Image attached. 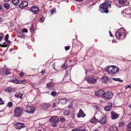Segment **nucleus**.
<instances>
[{
    "instance_id": "nucleus-17",
    "label": "nucleus",
    "mask_w": 131,
    "mask_h": 131,
    "mask_svg": "<svg viewBox=\"0 0 131 131\" xmlns=\"http://www.w3.org/2000/svg\"><path fill=\"white\" fill-rule=\"evenodd\" d=\"M112 68H113V66H109L108 67L105 69V71L108 73H112Z\"/></svg>"
},
{
    "instance_id": "nucleus-64",
    "label": "nucleus",
    "mask_w": 131,
    "mask_h": 131,
    "mask_svg": "<svg viewBox=\"0 0 131 131\" xmlns=\"http://www.w3.org/2000/svg\"><path fill=\"white\" fill-rule=\"evenodd\" d=\"M95 107H96V108L97 109V110L98 109V108H99L98 107V106H95Z\"/></svg>"
},
{
    "instance_id": "nucleus-52",
    "label": "nucleus",
    "mask_w": 131,
    "mask_h": 131,
    "mask_svg": "<svg viewBox=\"0 0 131 131\" xmlns=\"http://www.w3.org/2000/svg\"><path fill=\"white\" fill-rule=\"evenodd\" d=\"M10 88H7L5 90V91H7V92H8L9 93V90H10Z\"/></svg>"
},
{
    "instance_id": "nucleus-43",
    "label": "nucleus",
    "mask_w": 131,
    "mask_h": 131,
    "mask_svg": "<svg viewBox=\"0 0 131 131\" xmlns=\"http://www.w3.org/2000/svg\"><path fill=\"white\" fill-rule=\"evenodd\" d=\"M60 121L62 122H64L66 120V119L64 117H61L60 119Z\"/></svg>"
},
{
    "instance_id": "nucleus-48",
    "label": "nucleus",
    "mask_w": 131,
    "mask_h": 131,
    "mask_svg": "<svg viewBox=\"0 0 131 131\" xmlns=\"http://www.w3.org/2000/svg\"><path fill=\"white\" fill-rule=\"evenodd\" d=\"M20 76L22 77L24 75V73L22 72H20L19 74Z\"/></svg>"
},
{
    "instance_id": "nucleus-35",
    "label": "nucleus",
    "mask_w": 131,
    "mask_h": 131,
    "mask_svg": "<svg viewBox=\"0 0 131 131\" xmlns=\"http://www.w3.org/2000/svg\"><path fill=\"white\" fill-rule=\"evenodd\" d=\"M51 94L53 97H55L56 95V93L55 91H53L51 92Z\"/></svg>"
},
{
    "instance_id": "nucleus-1",
    "label": "nucleus",
    "mask_w": 131,
    "mask_h": 131,
    "mask_svg": "<svg viewBox=\"0 0 131 131\" xmlns=\"http://www.w3.org/2000/svg\"><path fill=\"white\" fill-rule=\"evenodd\" d=\"M126 31L123 28H122L118 29L115 34V36L117 38L123 39L126 36Z\"/></svg>"
},
{
    "instance_id": "nucleus-3",
    "label": "nucleus",
    "mask_w": 131,
    "mask_h": 131,
    "mask_svg": "<svg viewBox=\"0 0 131 131\" xmlns=\"http://www.w3.org/2000/svg\"><path fill=\"white\" fill-rule=\"evenodd\" d=\"M113 93L110 92H106L102 95V97L105 100H108L112 97Z\"/></svg>"
},
{
    "instance_id": "nucleus-2",
    "label": "nucleus",
    "mask_w": 131,
    "mask_h": 131,
    "mask_svg": "<svg viewBox=\"0 0 131 131\" xmlns=\"http://www.w3.org/2000/svg\"><path fill=\"white\" fill-rule=\"evenodd\" d=\"M59 121V119L58 117L54 116H52L49 119L50 122L52 124L51 126L54 127L57 126V123Z\"/></svg>"
},
{
    "instance_id": "nucleus-45",
    "label": "nucleus",
    "mask_w": 131,
    "mask_h": 131,
    "mask_svg": "<svg viewBox=\"0 0 131 131\" xmlns=\"http://www.w3.org/2000/svg\"><path fill=\"white\" fill-rule=\"evenodd\" d=\"M64 114L65 115H69V114L70 112L68 111L64 112Z\"/></svg>"
},
{
    "instance_id": "nucleus-25",
    "label": "nucleus",
    "mask_w": 131,
    "mask_h": 131,
    "mask_svg": "<svg viewBox=\"0 0 131 131\" xmlns=\"http://www.w3.org/2000/svg\"><path fill=\"white\" fill-rule=\"evenodd\" d=\"M109 130L110 131H118L117 127L113 126L110 127Z\"/></svg>"
},
{
    "instance_id": "nucleus-37",
    "label": "nucleus",
    "mask_w": 131,
    "mask_h": 131,
    "mask_svg": "<svg viewBox=\"0 0 131 131\" xmlns=\"http://www.w3.org/2000/svg\"><path fill=\"white\" fill-rule=\"evenodd\" d=\"M56 9H51L49 11V12L50 13V14H52L55 12L56 11Z\"/></svg>"
},
{
    "instance_id": "nucleus-15",
    "label": "nucleus",
    "mask_w": 131,
    "mask_h": 131,
    "mask_svg": "<svg viewBox=\"0 0 131 131\" xmlns=\"http://www.w3.org/2000/svg\"><path fill=\"white\" fill-rule=\"evenodd\" d=\"M68 100L66 98L60 99H59L58 103H61V104L64 105L67 102Z\"/></svg>"
},
{
    "instance_id": "nucleus-12",
    "label": "nucleus",
    "mask_w": 131,
    "mask_h": 131,
    "mask_svg": "<svg viewBox=\"0 0 131 131\" xmlns=\"http://www.w3.org/2000/svg\"><path fill=\"white\" fill-rule=\"evenodd\" d=\"M28 5V3L26 1L22 2L19 5L20 8H23L26 7Z\"/></svg>"
},
{
    "instance_id": "nucleus-46",
    "label": "nucleus",
    "mask_w": 131,
    "mask_h": 131,
    "mask_svg": "<svg viewBox=\"0 0 131 131\" xmlns=\"http://www.w3.org/2000/svg\"><path fill=\"white\" fill-rule=\"evenodd\" d=\"M31 25H32V26L30 28V30L32 32V31H34V28L33 27V26H32V24Z\"/></svg>"
},
{
    "instance_id": "nucleus-20",
    "label": "nucleus",
    "mask_w": 131,
    "mask_h": 131,
    "mask_svg": "<svg viewBox=\"0 0 131 131\" xmlns=\"http://www.w3.org/2000/svg\"><path fill=\"white\" fill-rule=\"evenodd\" d=\"M85 115V114L83 113V111L82 110L80 109L78 117H84Z\"/></svg>"
},
{
    "instance_id": "nucleus-42",
    "label": "nucleus",
    "mask_w": 131,
    "mask_h": 131,
    "mask_svg": "<svg viewBox=\"0 0 131 131\" xmlns=\"http://www.w3.org/2000/svg\"><path fill=\"white\" fill-rule=\"evenodd\" d=\"M66 68H67V67L64 64H63L62 65V68L63 70H65Z\"/></svg>"
},
{
    "instance_id": "nucleus-18",
    "label": "nucleus",
    "mask_w": 131,
    "mask_h": 131,
    "mask_svg": "<svg viewBox=\"0 0 131 131\" xmlns=\"http://www.w3.org/2000/svg\"><path fill=\"white\" fill-rule=\"evenodd\" d=\"M101 80L102 83H106L108 81V78L106 76H104L101 78Z\"/></svg>"
},
{
    "instance_id": "nucleus-26",
    "label": "nucleus",
    "mask_w": 131,
    "mask_h": 131,
    "mask_svg": "<svg viewBox=\"0 0 131 131\" xmlns=\"http://www.w3.org/2000/svg\"><path fill=\"white\" fill-rule=\"evenodd\" d=\"M10 81L13 82L15 84L19 83V81L16 79H13L12 80H10Z\"/></svg>"
},
{
    "instance_id": "nucleus-54",
    "label": "nucleus",
    "mask_w": 131,
    "mask_h": 131,
    "mask_svg": "<svg viewBox=\"0 0 131 131\" xmlns=\"http://www.w3.org/2000/svg\"><path fill=\"white\" fill-rule=\"evenodd\" d=\"M37 6H33L31 8H37Z\"/></svg>"
},
{
    "instance_id": "nucleus-9",
    "label": "nucleus",
    "mask_w": 131,
    "mask_h": 131,
    "mask_svg": "<svg viewBox=\"0 0 131 131\" xmlns=\"http://www.w3.org/2000/svg\"><path fill=\"white\" fill-rule=\"evenodd\" d=\"M11 42L10 40L5 41L4 43L0 44V46L2 47H5L8 46H9Z\"/></svg>"
},
{
    "instance_id": "nucleus-16",
    "label": "nucleus",
    "mask_w": 131,
    "mask_h": 131,
    "mask_svg": "<svg viewBox=\"0 0 131 131\" xmlns=\"http://www.w3.org/2000/svg\"><path fill=\"white\" fill-rule=\"evenodd\" d=\"M107 116H104L100 120H99V123H100L101 124L104 125L106 123V119Z\"/></svg>"
},
{
    "instance_id": "nucleus-29",
    "label": "nucleus",
    "mask_w": 131,
    "mask_h": 131,
    "mask_svg": "<svg viewBox=\"0 0 131 131\" xmlns=\"http://www.w3.org/2000/svg\"><path fill=\"white\" fill-rule=\"evenodd\" d=\"M126 2V0H119V3L121 4H124Z\"/></svg>"
},
{
    "instance_id": "nucleus-8",
    "label": "nucleus",
    "mask_w": 131,
    "mask_h": 131,
    "mask_svg": "<svg viewBox=\"0 0 131 131\" xmlns=\"http://www.w3.org/2000/svg\"><path fill=\"white\" fill-rule=\"evenodd\" d=\"M86 80L89 83L94 84L96 82L97 79L94 78H87L86 79Z\"/></svg>"
},
{
    "instance_id": "nucleus-51",
    "label": "nucleus",
    "mask_w": 131,
    "mask_h": 131,
    "mask_svg": "<svg viewBox=\"0 0 131 131\" xmlns=\"http://www.w3.org/2000/svg\"><path fill=\"white\" fill-rule=\"evenodd\" d=\"M78 131H86L85 129H78Z\"/></svg>"
},
{
    "instance_id": "nucleus-30",
    "label": "nucleus",
    "mask_w": 131,
    "mask_h": 131,
    "mask_svg": "<svg viewBox=\"0 0 131 131\" xmlns=\"http://www.w3.org/2000/svg\"><path fill=\"white\" fill-rule=\"evenodd\" d=\"M4 7L6 8H10V5L8 3H5L4 4Z\"/></svg>"
},
{
    "instance_id": "nucleus-47",
    "label": "nucleus",
    "mask_w": 131,
    "mask_h": 131,
    "mask_svg": "<svg viewBox=\"0 0 131 131\" xmlns=\"http://www.w3.org/2000/svg\"><path fill=\"white\" fill-rule=\"evenodd\" d=\"M70 46H65V49L66 50H68L70 49Z\"/></svg>"
},
{
    "instance_id": "nucleus-50",
    "label": "nucleus",
    "mask_w": 131,
    "mask_h": 131,
    "mask_svg": "<svg viewBox=\"0 0 131 131\" xmlns=\"http://www.w3.org/2000/svg\"><path fill=\"white\" fill-rule=\"evenodd\" d=\"M127 126L129 128H131V122L129 123Z\"/></svg>"
},
{
    "instance_id": "nucleus-41",
    "label": "nucleus",
    "mask_w": 131,
    "mask_h": 131,
    "mask_svg": "<svg viewBox=\"0 0 131 131\" xmlns=\"http://www.w3.org/2000/svg\"><path fill=\"white\" fill-rule=\"evenodd\" d=\"M15 90L13 89H11L10 88V89L9 91V93H12L15 91Z\"/></svg>"
},
{
    "instance_id": "nucleus-5",
    "label": "nucleus",
    "mask_w": 131,
    "mask_h": 131,
    "mask_svg": "<svg viewBox=\"0 0 131 131\" xmlns=\"http://www.w3.org/2000/svg\"><path fill=\"white\" fill-rule=\"evenodd\" d=\"M35 108L33 106H27L24 109L25 112L27 113L32 114L34 113Z\"/></svg>"
},
{
    "instance_id": "nucleus-32",
    "label": "nucleus",
    "mask_w": 131,
    "mask_h": 131,
    "mask_svg": "<svg viewBox=\"0 0 131 131\" xmlns=\"http://www.w3.org/2000/svg\"><path fill=\"white\" fill-rule=\"evenodd\" d=\"M130 10L129 9V10L128 9H125L123 10V11L126 14H130L129 13V12Z\"/></svg>"
},
{
    "instance_id": "nucleus-31",
    "label": "nucleus",
    "mask_w": 131,
    "mask_h": 131,
    "mask_svg": "<svg viewBox=\"0 0 131 131\" xmlns=\"http://www.w3.org/2000/svg\"><path fill=\"white\" fill-rule=\"evenodd\" d=\"M112 80L115 81H118L120 82H122L123 81V80H121L119 78H112Z\"/></svg>"
},
{
    "instance_id": "nucleus-33",
    "label": "nucleus",
    "mask_w": 131,
    "mask_h": 131,
    "mask_svg": "<svg viewBox=\"0 0 131 131\" xmlns=\"http://www.w3.org/2000/svg\"><path fill=\"white\" fill-rule=\"evenodd\" d=\"M119 124L118 126L119 127H123L124 126V123L122 122H121L119 123Z\"/></svg>"
},
{
    "instance_id": "nucleus-22",
    "label": "nucleus",
    "mask_w": 131,
    "mask_h": 131,
    "mask_svg": "<svg viewBox=\"0 0 131 131\" xmlns=\"http://www.w3.org/2000/svg\"><path fill=\"white\" fill-rule=\"evenodd\" d=\"M34 9H30L29 10L35 14H37L40 10L39 9H37V10H35Z\"/></svg>"
},
{
    "instance_id": "nucleus-7",
    "label": "nucleus",
    "mask_w": 131,
    "mask_h": 131,
    "mask_svg": "<svg viewBox=\"0 0 131 131\" xmlns=\"http://www.w3.org/2000/svg\"><path fill=\"white\" fill-rule=\"evenodd\" d=\"M14 126L16 129H20L22 128L25 127V124H24L18 122L14 124Z\"/></svg>"
},
{
    "instance_id": "nucleus-60",
    "label": "nucleus",
    "mask_w": 131,
    "mask_h": 131,
    "mask_svg": "<svg viewBox=\"0 0 131 131\" xmlns=\"http://www.w3.org/2000/svg\"><path fill=\"white\" fill-rule=\"evenodd\" d=\"M55 106V103H54L52 105V106L53 107H54Z\"/></svg>"
},
{
    "instance_id": "nucleus-62",
    "label": "nucleus",
    "mask_w": 131,
    "mask_h": 131,
    "mask_svg": "<svg viewBox=\"0 0 131 131\" xmlns=\"http://www.w3.org/2000/svg\"><path fill=\"white\" fill-rule=\"evenodd\" d=\"M93 131H99V130L97 129H96L94 130H93Z\"/></svg>"
},
{
    "instance_id": "nucleus-27",
    "label": "nucleus",
    "mask_w": 131,
    "mask_h": 131,
    "mask_svg": "<svg viewBox=\"0 0 131 131\" xmlns=\"http://www.w3.org/2000/svg\"><path fill=\"white\" fill-rule=\"evenodd\" d=\"M102 9L101 10V12L102 13H107L108 12V10L107 9Z\"/></svg>"
},
{
    "instance_id": "nucleus-53",
    "label": "nucleus",
    "mask_w": 131,
    "mask_h": 131,
    "mask_svg": "<svg viewBox=\"0 0 131 131\" xmlns=\"http://www.w3.org/2000/svg\"><path fill=\"white\" fill-rule=\"evenodd\" d=\"M109 34H110V36H111L112 37V33L111 32V31L110 30H109Z\"/></svg>"
},
{
    "instance_id": "nucleus-10",
    "label": "nucleus",
    "mask_w": 131,
    "mask_h": 131,
    "mask_svg": "<svg viewBox=\"0 0 131 131\" xmlns=\"http://www.w3.org/2000/svg\"><path fill=\"white\" fill-rule=\"evenodd\" d=\"M111 118L112 119H116L118 117L119 114L114 111L111 112Z\"/></svg>"
},
{
    "instance_id": "nucleus-34",
    "label": "nucleus",
    "mask_w": 131,
    "mask_h": 131,
    "mask_svg": "<svg viewBox=\"0 0 131 131\" xmlns=\"http://www.w3.org/2000/svg\"><path fill=\"white\" fill-rule=\"evenodd\" d=\"M44 107L46 108H48L49 107L50 105V104L47 103H45L44 104Z\"/></svg>"
},
{
    "instance_id": "nucleus-13",
    "label": "nucleus",
    "mask_w": 131,
    "mask_h": 131,
    "mask_svg": "<svg viewBox=\"0 0 131 131\" xmlns=\"http://www.w3.org/2000/svg\"><path fill=\"white\" fill-rule=\"evenodd\" d=\"M104 91L103 90L100 89L99 91H95V94L96 96L98 97H100L102 96V93L104 92Z\"/></svg>"
},
{
    "instance_id": "nucleus-56",
    "label": "nucleus",
    "mask_w": 131,
    "mask_h": 131,
    "mask_svg": "<svg viewBox=\"0 0 131 131\" xmlns=\"http://www.w3.org/2000/svg\"><path fill=\"white\" fill-rule=\"evenodd\" d=\"M13 50V49L12 48H11L9 50V51L10 52L12 51Z\"/></svg>"
},
{
    "instance_id": "nucleus-40",
    "label": "nucleus",
    "mask_w": 131,
    "mask_h": 131,
    "mask_svg": "<svg viewBox=\"0 0 131 131\" xmlns=\"http://www.w3.org/2000/svg\"><path fill=\"white\" fill-rule=\"evenodd\" d=\"M45 18L44 17H42L39 20V21L40 23H43L44 22Z\"/></svg>"
},
{
    "instance_id": "nucleus-61",
    "label": "nucleus",
    "mask_w": 131,
    "mask_h": 131,
    "mask_svg": "<svg viewBox=\"0 0 131 131\" xmlns=\"http://www.w3.org/2000/svg\"><path fill=\"white\" fill-rule=\"evenodd\" d=\"M45 71H41V73H42L43 74L44 73H45Z\"/></svg>"
},
{
    "instance_id": "nucleus-6",
    "label": "nucleus",
    "mask_w": 131,
    "mask_h": 131,
    "mask_svg": "<svg viewBox=\"0 0 131 131\" xmlns=\"http://www.w3.org/2000/svg\"><path fill=\"white\" fill-rule=\"evenodd\" d=\"M101 8H111L110 4L108 1H106L103 4L100 5Z\"/></svg>"
},
{
    "instance_id": "nucleus-11",
    "label": "nucleus",
    "mask_w": 131,
    "mask_h": 131,
    "mask_svg": "<svg viewBox=\"0 0 131 131\" xmlns=\"http://www.w3.org/2000/svg\"><path fill=\"white\" fill-rule=\"evenodd\" d=\"M119 69L117 66H113V68L112 69V74H115L118 72Z\"/></svg>"
},
{
    "instance_id": "nucleus-23",
    "label": "nucleus",
    "mask_w": 131,
    "mask_h": 131,
    "mask_svg": "<svg viewBox=\"0 0 131 131\" xmlns=\"http://www.w3.org/2000/svg\"><path fill=\"white\" fill-rule=\"evenodd\" d=\"M19 0H12L13 4L15 6L17 5L19 3Z\"/></svg>"
},
{
    "instance_id": "nucleus-44",
    "label": "nucleus",
    "mask_w": 131,
    "mask_h": 131,
    "mask_svg": "<svg viewBox=\"0 0 131 131\" xmlns=\"http://www.w3.org/2000/svg\"><path fill=\"white\" fill-rule=\"evenodd\" d=\"M22 32L27 33L28 32V30L27 29L25 28L23 29H22Z\"/></svg>"
},
{
    "instance_id": "nucleus-24",
    "label": "nucleus",
    "mask_w": 131,
    "mask_h": 131,
    "mask_svg": "<svg viewBox=\"0 0 131 131\" xmlns=\"http://www.w3.org/2000/svg\"><path fill=\"white\" fill-rule=\"evenodd\" d=\"M112 108V107L111 105L110 106H108L104 108V109L106 111H110Z\"/></svg>"
},
{
    "instance_id": "nucleus-4",
    "label": "nucleus",
    "mask_w": 131,
    "mask_h": 131,
    "mask_svg": "<svg viewBox=\"0 0 131 131\" xmlns=\"http://www.w3.org/2000/svg\"><path fill=\"white\" fill-rule=\"evenodd\" d=\"M23 109L19 107H16L14 110V116L16 117H19L22 114Z\"/></svg>"
},
{
    "instance_id": "nucleus-14",
    "label": "nucleus",
    "mask_w": 131,
    "mask_h": 131,
    "mask_svg": "<svg viewBox=\"0 0 131 131\" xmlns=\"http://www.w3.org/2000/svg\"><path fill=\"white\" fill-rule=\"evenodd\" d=\"M52 86V83L51 82L48 83L46 84V89H47L46 92L47 93H49V91H47L48 90H51Z\"/></svg>"
},
{
    "instance_id": "nucleus-59",
    "label": "nucleus",
    "mask_w": 131,
    "mask_h": 131,
    "mask_svg": "<svg viewBox=\"0 0 131 131\" xmlns=\"http://www.w3.org/2000/svg\"><path fill=\"white\" fill-rule=\"evenodd\" d=\"M71 105H70L68 107V108H71Z\"/></svg>"
},
{
    "instance_id": "nucleus-21",
    "label": "nucleus",
    "mask_w": 131,
    "mask_h": 131,
    "mask_svg": "<svg viewBox=\"0 0 131 131\" xmlns=\"http://www.w3.org/2000/svg\"><path fill=\"white\" fill-rule=\"evenodd\" d=\"M23 95V94L22 93L21 94L20 92H19L16 93L15 94V96L16 97H17L18 98H20V99H22Z\"/></svg>"
},
{
    "instance_id": "nucleus-36",
    "label": "nucleus",
    "mask_w": 131,
    "mask_h": 131,
    "mask_svg": "<svg viewBox=\"0 0 131 131\" xmlns=\"http://www.w3.org/2000/svg\"><path fill=\"white\" fill-rule=\"evenodd\" d=\"M7 106L9 107H11L12 106V103L11 102H8L7 104Z\"/></svg>"
},
{
    "instance_id": "nucleus-28",
    "label": "nucleus",
    "mask_w": 131,
    "mask_h": 131,
    "mask_svg": "<svg viewBox=\"0 0 131 131\" xmlns=\"http://www.w3.org/2000/svg\"><path fill=\"white\" fill-rule=\"evenodd\" d=\"M10 70H9L6 69L4 72L5 74L6 75L10 74L11 73Z\"/></svg>"
},
{
    "instance_id": "nucleus-63",
    "label": "nucleus",
    "mask_w": 131,
    "mask_h": 131,
    "mask_svg": "<svg viewBox=\"0 0 131 131\" xmlns=\"http://www.w3.org/2000/svg\"><path fill=\"white\" fill-rule=\"evenodd\" d=\"M3 8V6L2 5H0V8Z\"/></svg>"
},
{
    "instance_id": "nucleus-19",
    "label": "nucleus",
    "mask_w": 131,
    "mask_h": 131,
    "mask_svg": "<svg viewBox=\"0 0 131 131\" xmlns=\"http://www.w3.org/2000/svg\"><path fill=\"white\" fill-rule=\"evenodd\" d=\"M91 122L93 123H96L97 122H99V120L96 119L95 117L94 116L92 118L90 121Z\"/></svg>"
},
{
    "instance_id": "nucleus-58",
    "label": "nucleus",
    "mask_w": 131,
    "mask_h": 131,
    "mask_svg": "<svg viewBox=\"0 0 131 131\" xmlns=\"http://www.w3.org/2000/svg\"><path fill=\"white\" fill-rule=\"evenodd\" d=\"M21 82L23 84H24L26 83L25 81L23 80H22Z\"/></svg>"
},
{
    "instance_id": "nucleus-38",
    "label": "nucleus",
    "mask_w": 131,
    "mask_h": 131,
    "mask_svg": "<svg viewBox=\"0 0 131 131\" xmlns=\"http://www.w3.org/2000/svg\"><path fill=\"white\" fill-rule=\"evenodd\" d=\"M9 38V35L8 34H7L6 35L5 38V41H8V39Z\"/></svg>"
},
{
    "instance_id": "nucleus-49",
    "label": "nucleus",
    "mask_w": 131,
    "mask_h": 131,
    "mask_svg": "<svg viewBox=\"0 0 131 131\" xmlns=\"http://www.w3.org/2000/svg\"><path fill=\"white\" fill-rule=\"evenodd\" d=\"M3 34L1 33H0V40H1L3 38Z\"/></svg>"
},
{
    "instance_id": "nucleus-39",
    "label": "nucleus",
    "mask_w": 131,
    "mask_h": 131,
    "mask_svg": "<svg viewBox=\"0 0 131 131\" xmlns=\"http://www.w3.org/2000/svg\"><path fill=\"white\" fill-rule=\"evenodd\" d=\"M4 102L2 98H0V105L4 104Z\"/></svg>"
},
{
    "instance_id": "nucleus-55",
    "label": "nucleus",
    "mask_w": 131,
    "mask_h": 131,
    "mask_svg": "<svg viewBox=\"0 0 131 131\" xmlns=\"http://www.w3.org/2000/svg\"><path fill=\"white\" fill-rule=\"evenodd\" d=\"M71 131H78V129H74Z\"/></svg>"
},
{
    "instance_id": "nucleus-57",
    "label": "nucleus",
    "mask_w": 131,
    "mask_h": 131,
    "mask_svg": "<svg viewBox=\"0 0 131 131\" xmlns=\"http://www.w3.org/2000/svg\"><path fill=\"white\" fill-rule=\"evenodd\" d=\"M131 86H130V85H128L127 86V87L126 86V88H131Z\"/></svg>"
}]
</instances>
